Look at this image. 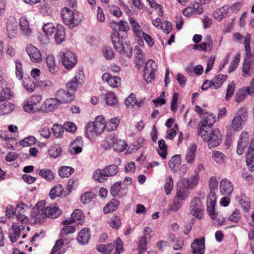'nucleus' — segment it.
<instances>
[{
  "label": "nucleus",
  "instance_id": "obj_1",
  "mask_svg": "<svg viewBox=\"0 0 254 254\" xmlns=\"http://www.w3.org/2000/svg\"><path fill=\"white\" fill-rule=\"evenodd\" d=\"M106 128V121L103 116H98L94 122L88 123L85 131L86 136L92 142L96 140V136L101 134Z\"/></svg>",
  "mask_w": 254,
  "mask_h": 254
},
{
  "label": "nucleus",
  "instance_id": "obj_2",
  "mask_svg": "<svg viewBox=\"0 0 254 254\" xmlns=\"http://www.w3.org/2000/svg\"><path fill=\"white\" fill-rule=\"evenodd\" d=\"M198 134L207 143L210 149L218 146L221 142L222 134L218 129H213L210 132H208L207 130L198 131Z\"/></svg>",
  "mask_w": 254,
  "mask_h": 254
},
{
  "label": "nucleus",
  "instance_id": "obj_3",
  "mask_svg": "<svg viewBox=\"0 0 254 254\" xmlns=\"http://www.w3.org/2000/svg\"><path fill=\"white\" fill-rule=\"evenodd\" d=\"M248 119V110L246 107L240 108L236 112L232 121L233 129L237 131L241 130Z\"/></svg>",
  "mask_w": 254,
  "mask_h": 254
},
{
  "label": "nucleus",
  "instance_id": "obj_4",
  "mask_svg": "<svg viewBox=\"0 0 254 254\" xmlns=\"http://www.w3.org/2000/svg\"><path fill=\"white\" fill-rule=\"evenodd\" d=\"M190 214L196 218L201 220L204 217V208L202 202L198 197H194L190 206Z\"/></svg>",
  "mask_w": 254,
  "mask_h": 254
},
{
  "label": "nucleus",
  "instance_id": "obj_5",
  "mask_svg": "<svg viewBox=\"0 0 254 254\" xmlns=\"http://www.w3.org/2000/svg\"><path fill=\"white\" fill-rule=\"evenodd\" d=\"M111 39L115 49L121 54L127 53V50H129L130 53H131V48L128 45L124 44L122 38L120 37L119 33L113 32L111 35Z\"/></svg>",
  "mask_w": 254,
  "mask_h": 254
},
{
  "label": "nucleus",
  "instance_id": "obj_6",
  "mask_svg": "<svg viewBox=\"0 0 254 254\" xmlns=\"http://www.w3.org/2000/svg\"><path fill=\"white\" fill-rule=\"evenodd\" d=\"M42 205V203H38L33 208L31 213V216L34 219L36 224L45 222L48 218L45 208Z\"/></svg>",
  "mask_w": 254,
  "mask_h": 254
},
{
  "label": "nucleus",
  "instance_id": "obj_7",
  "mask_svg": "<svg viewBox=\"0 0 254 254\" xmlns=\"http://www.w3.org/2000/svg\"><path fill=\"white\" fill-rule=\"evenodd\" d=\"M157 65L154 61L149 60L145 64L144 69V79L147 83H150L155 79Z\"/></svg>",
  "mask_w": 254,
  "mask_h": 254
},
{
  "label": "nucleus",
  "instance_id": "obj_8",
  "mask_svg": "<svg viewBox=\"0 0 254 254\" xmlns=\"http://www.w3.org/2000/svg\"><path fill=\"white\" fill-rule=\"evenodd\" d=\"M42 100V96L39 95H34L28 99H27L23 104V109L25 112L29 113H35L36 111H39L37 106L40 103Z\"/></svg>",
  "mask_w": 254,
  "mask_h": 254
},
{
  "label": "nucleus",
  "instance_id": "obj_9",
  "mask_svg": "<svg viewBox=\"0 0 254 254\" xmlns=\"http://www.w3.org/2000/svg\"><path fill=\"white\" fill-rule=\"evenodd\" d=\"M217 196L214 191L211 190L207 198V211L208 215L212 219H216L218 216L215 209Z\"/></svg>",
  "mask_w": 254,
  "mask_h": 254
},
{
  "label": "nucleus",
  "instance_id": "obj_10",
  "mask_svg": "<svg viewBox=\"0 0 254 254\" xmlns=\"http://www.w3.org/2000/svg\"><path fill=\"white\" fill-rule=\"evenodd\" d=\"M5 27L7 36L12 39L16 37L18 33V24L15 18L11 16L6 18Z\"/></svg>",
  "mask_w": 254,
  "mask_h": 254
},
{
  "label": "nucleus",
  "instance_id": "obj_11",
  "mask_svg": "<svg viewBox=\"0 0 254 254\" xmlns=\"http://www.w3.org/2000/svg\"><path fill=\"white\" fill-rule=\"evenodd\" d=\"M129 21L132 27L133 33L136 40L138 41V44L140 46H143L144 45L143 36L145 35V33L134 18L130 17Z\"/></svg>",
  "mask_w": 254,
  "mask_h": 254
},
{
  "label": "nucleus",
  "instance_id": "obj_12",
  "mask_svg": "<svg viewBox=\"0 0 254 254\" xmlns=\"http://www.w3.org/2000/svg\"><path fill=\"white\" fill-rule=\"evenodd\" d=\"M62 63L66 69H71L76 64L77 59L75 55L70 51L62 53L61 54Z\"/></svg>",
  "mask_w": 254,
  "mask_h": 254
},
{
  "label": "nucleus",
  "instance_id": "obj_13",
  "mask_svg": "<svg viewBox=\"0 0 254 254\" xmlns=\"http://www.w3.org/2000/svg\"><path fill=\"white\" fill-rule=\"evenodd\" d=\"M61 14L64 23L70 28H73L75 25V20L73 11L65 7L62 9Z\"/></svg>",
  "mask_w": 254,
  "mask_h": 254
},
{
  "label": "nucleus",
  "instance_id": "obj_14",
  "mask_svg": "<svg viewBox=\"0 0 254 254\" xmlns=\"http://www.w3.org/2000/svg\"><path fill=\"white\" fill-rule=\"evenodd\" d=\"M216 121V117L212 113L206 112L198 125L199 131L211 128Z\"/></svg>",
  "mask_w": 254,
  "mask_h": 254
},
{
  "label": "nucleus",
  "instance_id": "obj_15",
  "mask_svg": "<svg viewBox=\"0 0 254 254\" xmlns=\"http://www.w3.org/2000/svg\"><path fill=\"white\" fill-rule=\"evenodd\" d=\"M26 51L31 61L34 63H40L42 61V55L38 48L32 44H29L26 48Z\"/></svg>",
  "mask_w": 254,
  "mask_h": 254
},
{
  "label": "nucleus",
  "instance_id": "obj_16",
  "mask_svg": "<svg viewBox=\"0 0 254 254\" xmlns=\"http://www.w3.org/2000/svg\"><path fill=\"white\" fill-rule=\"evenodd\" d=\"M60 105V102L57 98L47 99L39 108V111L43 113L52 112L57 108Z\"/></svg>",
  "mask_w": 254,
  "mask_h": 254
},
{
  "label": "nucleus",
  "instance_id": "obj_17",
  "mask_svg": "<svg viewBox=\"0 0 254 254\" xmlns=\"http://www.w3.org/2000/svg\"><path fill=\"white\" fill-rule=\"evenodd\" d=\"M213 46V40L211 36H208L205 38V41L198 44L193 45L192 48L194 50H197L204 53H209L211 51Z\"/></svg>",
  "mask_w": 254,
  "mask_h": 254
},
{
  "label": "nucleus",
  "instance_id": "obj_18",
  "mask_svg": "<svg viewBox=\"0 0 254 254\" xmlns=\"http://www.w3.org/2000/svg\"><path fill=\"white\" fill-rule=\"evenodd\" d=\"M234 190L232 182L227 178H223L220 183V191L222 195L230 196Z\"/></svg>",
  "mask_w": 254,
  "mask_h": 254
},
{
  "label": "nucleus",
  "instance_id": "obj_19",
  "mask_svg": "<svg viewBox=\"0 0 254 254\" xmlns=\"http://www.w3.org/2000/svg\"><path fill=\"white\" fill-rule=\"evenodd\" d=\"M84 218V215L80 209L75 210L71 215V218L63 221V225H69L73 222L80 224Z\"/></svg>",
  "mask_w": 254,
  "mask_h": 254
},
{
  "label": "nucleus",
  "instance_id": "obj_20",
  "mask_svg": "<svg viewBox=\"0 0 254 254\" xmlns=\"http://www.w3.org/2000/svg\"><path fill=\"white\" fill-rule=\"evenodd\" d=\"M192 254H203L205 249V240L202 237L195 239L191 245Z\"/></svg>",
  "mask_w": 254,
  "mask_h": 254
},
{
  "label": "nucleus",
  "instance_id": "obj_21",
  "mask_svg": "<svg viewBox=\"0 0 254 254\" xmlns=\"http://www.w3.org/2000/svg\"><path fill=\"white\" fill-rule=\"evenodd\" d=\"M249 143V135L247 131H243L242 132L239 140L238 142V146L237 152L238 154H242L245 150V148Z\"/></svg>",
  "mask_w": 254,
  "mask_h": 254
},
{
  "label": "nucleus",
  "instance_id": "obj_22",
  "mask_svg": "<svg viewBox=\"0 0 254 254\" xmlns=\"http://www.w3.org/2000/svg\"><path fill=\"white\" fill-rule=\"evenodd\" d=\"M102 79L104 81H106L108 84L113 88H117L121 85V79L119 76H114L108 73H105L102 76Z\"/></svg>",
  "mask_w": 254,
  "mask_h": 254
},
{
  "label": "nucleus",
  "instance_id": "obj_23",
  "mask_svg": "<svg viewBox=\"0 0 254 254\" xmlns=\"http://www.w3.org/2000/svg\"><path fill=\"white\" fill-rule=\"evenodd\" d=\"M69 242L70 239H65V240L60 239L59 240H57L53 249H52L51 254H64L66 250L65 249H62V246L68 244Z\"/></svg>",
  "mask_w": 254,
  "mask_h": 254
},
{
  "label": "nucleus",
  "instance_id": "obj_24",
  "mask_svg": "<svg viewBox=\"0 0 254 254\" xmlns=\"http://www.w3.org/2000/svg\"><path fill=\"white\" fill-rule=\"evenodd\" d=\"M83 146V140L81 137H78L70 144L69 151L72 154H76L80 153Z\"/></svg>",
  "mask_w": 254,
  "mask_h": 254
},
{
  "label": "nucleus",
  "instance_id": "obj_25",
  "mask_svg": "<svg viewBox=\"0 0 254 254\" xmlns=\"http://www.w3.org/2000/svg\"><path fill=\"white\" fill-rule=\"evenodd\" d=\"M57 98L62 103H67L70 102L73 100V95L68 91H66L63 89L59 90L57 93Z\"/></svg>",
  "mask_w": 254,
  "mask_h": 254
},
{
  "label": "nucleus",
  "instance_id": "obj_26",
  "mask_svg": "<svg viewBox=\"0 0 254 254\" xmlns=\"http://www.w3.org/2000/svg\"><path fill=\"white\" fill-rule=\"evenodd\" d=\"M119 239H120L122 241V240L119 237H118L115 241L114 244H109L108 245H99L96 247L97 250L98 252L103 253V254H109L115 248V253L114 254H115L117 253V242Z\"/></svg>",
  "mask_w": 254,
  "mask_h": 254
},
{
  "label": "nucleus",
  "instance_id": "obj_27",
  "mask_svg": "<svg viewBox=\"0 0 254 254\" xmlns=\"http://www.w3.org/2000/svg\"><path fill=\"white\" fill-rule=\"evenodd\" d=\"M110 26L114 30V32L119 33V31L127 32L129 29L127 23L123 20H121L119 22H111Z\"/></svg>",
  "mask_w": 254,
  "mask_h": 254
},
{
  "label": "nucleus",
  "instance_id": "obj_28",
  "mask_svg": "<svg viewBox=\"0 0 254 254\" xmlns=\"http://www.w3.org/2000/svg\"><path fill=\"white\" fill-rule=\"evenodd\" d=\"M125 104L127 107L129 108H132L134 105H136L138 107H141L144 104V101L140 100L138 101L136 98L135 95L133 93H131L129 96L126 98Z\"/></svg>",
  "mask_w": 254,
  "mask_h": 254
},
{
  "label": "nucleus",
  "instance_id": "obj_29",
  "mask_svg": "<svg viewBox=\"0 0 254 254\" xmlns=\"http://www.w3.org/2000/svg\"><path fill=\"white\" fill-rule=\"evenodd\" d=\"M48 218L55 219L60 216L62 211L57 206L51 205L45 207Z\"/></svg>",
  "mask_w": 254,
  "mask_h": 254
},
{
  "label": "nucleus",
  "instance_id": "obj_30",
  "mask_svg": "<svg viewBox=\"0 0 254 254\" xmlns=\"http://www.w3.org/2000/svg\"><path fill=\"white\" fill-rule=\"evenodd\" d=\"M197 146L193 143L191 144L188 148L186 155V160L189 164H193L196 158Z\"/></svg>",
  "mask_w": 254,
  "mask_h": 254
},
{
  "label": "nucleus",
  "instance_id": "obj_31",
  "mask_svg": "<svg viewBox=\"0 0 254 254\" xmlns=\"http://www.w3.org/2000/svg\"><path fill=\"white\" fill-rule=\"evenodd\" d=\"M21 228L18 224L14 223L9 230L8 237L12 243H15L19 237Z\"/></svg>",
  "mask_w": 254,
  "mask_h": 254
},
{
  "label": "nucleus",
  "instance_id": "obj_32",
  "mask_svg": "<svg viewBox=\"0 0 254 254\" xmlns=\"http://www.w3.org/2000/svg\"><path fill=\"white\" fill-rule=\"evenodd\" d=\"M90 231L89 228L82 229L78 234L77 241L81 244H86L90 238Z\"/></svg>",
  "mask_w": 254,
  "mask_h": 254
},
{
  "label": "nucleus",
  "instance_id": "obj_33",
  "mask_svg": "<svg viewBox=\"0 0 254 254\" xmlns=\"http://www.w3.org/2000/svg\"><path fill=\"white\" fill-rule=\"evenodd\" d=\"M229 11L228 6H224L220 8L217 9L213 14V18L218 20L221 21L224 18L226 17Z\"/></svg>",
  "mask_w": 254,
  "mask_h": 254
},
{
  "label": "nucleus",
  "instance_id": "obj_34",
  "mask_svg": "<svg viewBox=\"0 0 254 254\" xmlns=\"http://www.w3.org/2000/svg\"><path fill=\"white\" fill-rule=\"evenodd\" d=\"M47 69L53 74H55L58 70V66L57 65L55 59L52 55L47 56L46 58Z\"/></svg>",
  "mask_w": 254,
  "mask_h": 254
},
{
  "label": "nucleus",
  "instance_id": "obj_35",
  "mask_svg": "<svg viewBox=\"0 0 254 254\" xmlns=\"http://www.w3.org/2000/svg\"><path fill=\"white\" fill-rule=\"evenodd\" d=\"M20 29L22 34L25 36H29L32 33V30L30 28L29 22L27 19L24 17H22L19 20Z\"/></svg>",
  "mask_w": 254,
  "mask_h": 254
},
{
  "label": "nucleus",
  "instance_id": "obj_36",
  "mask_svg": "<svg viewBox=\"0 0 254 254\" xmlns=\"http://www.w3.org/2000/svg\"><path fill=\"white\" fill-rule=\"evenodd\" d=\"M246 162L249 170L251 172L254 171V146L249 147L246 155Z\"/></svg>",
  "mask_w": 254,
  "mask_h": 254
},
{
  "label": "nucleus",
  "instance_id": "obj_37",
  "mask_svg": "<svg viewBox=\"0 0 254 254\" xmlns=\"http://www.w3.org/2000/svg\"><path fill=\"white\" fill-rule=\"evenodd\" d=\"M120 201L117 199H112L104 207V213L108 214L117 210L119 206Z\"/></svg>",
  "mask_w": 254,
  "mask_h": 254
},
{
  "label": "nucleus",
  "instance_id": "obj_38",
  "mask_svg": "<svg viewBox=\"0 0 254 254\" xmlns=\"http://www.w3.org/2000/svg\"><path fill=\"white\" fill-rule=\"evenodd\" d=\"M253 74L251 62L246 59L242 67V75L244 78L251 77Z\"/></svg>",
  "mask_w": 254,
  "mask_h": 254
},
{
  "label": "nucleus",
  "instance_id": "obj_39",
  "mask_svg": "<svg viewBox=\"0 0 254 254\" xmlns=\"http://www.w3.org/2000/svg\"><path fill=\"white\" fill-rule=\"evenodd\" d=\"M55 39L57 44L62 43L65 39L64 28L61 25H58L55 35Z\"/></svg>",
  "mask_w": 254,
  "mask_h": 254
},
{
  "label": "nucleus",
  "instance_id": "obj_40",
  "mask_svg": "<svg viewBox=\"0 0 254 254\" xmlns=\"http://www.w3.org/2000/svg\"><path fill=\"white\" fill-rule=\"evenodd\" d=\"M107 176L104 169H97L93 175V178L99 183H104L107 180Z\"/></svg>",
  "mask_w": 254,
  "mask_h": 254
},
{
  "label": "nucleus",
  "instance_id": "obj_41",
  "mask_svg": "<svg viewBox=\"0 0 254 254\" xmlns=\"http://www.w3.org/2000/svg\"><path fill=\"white\" fill-rule=\"evenodd\" d=\"M106 104L108 106H113L118 103V99L116 94L112 91L108 92L105 97Z\"/></svg>",
  "mask_w": 254,
  "mask_h": 254
},
{
  "label": "nucleus",
  "instance_id": "obj_42",
  "mask_svg": "<svg viewBox=\"0 0 254 254\" xmlns=\"http://www.w3.org/2000/svg\"><path fill=\"white\" fill-rule=\"evenodd\" d=\"M239 203L245 212H248L251 209V201L250 198L247 197L245 194H242Z\"/></svg>",
  "mask_w": 254,
  "mask_h": 254
},
{
  "label": "nucleus",
  "instance_id": "obj_43",
  "mask_svg": "<svg viewBox=\"0 0 254 254\" xmlns=\"http://www.w3.org/2000/svg\"><path fill=\"white\" fill-rule=\"evenodd\" d=\"M64 191V187L61 184L54 186L50 190L49 196L52 199L60 196Z\"/></svg>",
  "mask_w": 254,
  "mask_h": 254
},
{
  "label": "nucleus",
  "instance_id": "obj_44",
  "mask_svg": "<svg viewBox=\"0 0 254 254\" xmlns=\"http://www.w3.org/2000/svg\"><path fill=\"white\" fill-rule=\"evenodd\" d=\"M158 147L157 151L159 155L163 159H166L167 155V145L164 140L160 139L159 140Z\"/></svg>",
  "mask_w": 254,
  "mask_h": 254
},
{
  "label": "nucleus",
  "instance_id": "obj_45",
  "mask_svg": "<svg viewBox=\"0 0 254 254\" xmlns=\"http://www.w3.org/2000/svg\"><path fill=\"white\" fill-rule=\"evenodd\" d=\"M65 226H64L61 230L60 232V239H63L65 240V239H70V240H71L70 238H66V236H67L69 234H72L74 233L75 231V228L74 226H70L68 225H65Z\"/></svg>",
  "mask_w": 254,
  "mask_h": 254
},
{
  "label": "nucleus",
  "instance_id": "obj_46",
  "mask_svg": "<svg viewBox=\"0 0 254 254\" xmlns=\"http://www.w3.org/2000/svg\"><path fill=\"white\" fill-rule=\"evenodd\" d=\"M120 123V120L118 118L111 119L106 123V128L109 131L115 130Z\"/></svg>",
  "mask_w": 254,
  "mask_h": 254
},
{
  "label": "nucleus",
  "instance_id": "obj_47",
  "mask_svg": "<svg viewBox=\"0 0 254 254\" xmlns=\"http://www.w3.org/2000/svg\"><path fill=\"white\" fill-rule=\"evenodd\" d=\"M227 78V75L222 74H219L214 77L212 79L214 84L213 88L217 89L220 87Z\"/></svg>",
  "mask_w": 254,
  "mask_h": 254
},
{
  "label": "nucleus",
  "instance_id": "obj_48",
  "mask_svg": "<svg viewBox=\"0 0 254 254\" xmlns=\"http://www.w3.org/2000/svg\"><path fill=\"white\" fill-rule=\"evenodd\" d=\"M23 85L28 92H33L36 88L35 83L29 77L24 78Z\"/></svg>",
  "mask_w": 254,
  "mask_h": 254
},
{
  "label": "nucleus",
  "instance_id": "obj_49",
  "mask_svg": "<svg viewBox=\"0 0 254 254\" xmlns=\"http://www.w3.org/2000/svg\"><path fill=\"white\" fill-rule=\"evenodd\" d=\"M12 96L13 93L10 88L8 87L3 88L0 92V102L8 100Z\"/></svg>",
  "mask_w": 254,
  "mask_h": 254
},
{
  "label": "nucleus",
  "instance_id": "obj_50",
  "mask_svg": "<svg viewBox=\"0 0 254 254\" xmlns=\"http://www.w3.org/2000/svg\"><path fill=\"white\" fill-rule=\"evenodd\" d=\"M15 106L11 103H4L0 106V116L9 114L14 110Z\"/></svg>",
  "mask_w": 254,
  "mask_h": 254
},
{
  "label": "nucleus",
  "instance_id": "obj_51",
  "mask_svg": "<svg viewBox=\"0 0 254 254\" xmlns=\"http://www.w3.org/2000/svg\"><path fill=\"white\" fill-rule=\"evenodd\" d=\"M138 251L139 254H143L147 250V241L145 236H140L138 240Z\"/></svg>",
  "mask_w": 254,
  "mask_h": 254
},
{
  "label": "nucleus",
  "instance_id": "obj_52",
  "mask_svg": "<svg viewBox=\"0 0 254 254\" xmlns=\"http://www.w3.org/2000/svg\"><path fill=\"white\" fill-rule=\"evenodd\" d=\"M117 137L114 134H111L106 137L105 142L104 143V147L106 149L114 147L116 141H117Z\"/></svg>",
  "mask_w": 254,
  "mask_h": 254
},
{
  "label": "nucleus",
  "instance_id": "obj_53",
  "mask_svg": "<svg viewBox=\"0 0 254 254\" xmlns=\"http://www.w3.org/2000/svg\"><path fill=\"white\" fill-rule=\"evenodd\" d=\"M40 176L48 181H50L54 179V175L53 172L49 169H43L39 171Z\"/></svg>",
  "mask_w": 254,
  "mask_h": 254
},
{
  "label": "nucleus",
  "instance_id": "obj_54",
  "mask_svg": "<svg viewBox=\"0 0 254 254\" xmlns=\"http://www.w3.org/2000/svg\"><path fill=\"white\" fill-rule=\"evenodd\" d=\"M108 177L115 176L119 172V168L116 165H110L104 168Z\"/></svg>",
  "mask_w": 254,
  "mask_h": 254
},
{
  "label": "nucleus",
  "instance_id": "obj_55",
  "mask_svg": "<svg viewBox=\"0 0 254 254\" xmlns=\"http://www.w3.org/2000/svg\"><path fill=\"white\" fill-rule=\"evenodd\" d=\"M74 169L68 166H62L59 170V174L62 178L68 177L73 172Z\"/></svg>",
  "mask_w": 254,
  "mask_h": 254
},
{
  "label": "nucleus",
  "instance_id": "obj_56",
  "mask_svg": "<svg viewBox=\"0 0 254 254\" xmlns=\"http://www.w3.org/2000/svg\"><path fill=\"white\" fill-rule=\"evenodd\" d=\"M212 157L218 164H222L226 159L225 155L222 152L216 150L212 152Z\"/></svg>",
  "mask_w": 254,
  "mask_h": 254
},
{
  "label": "nucleus",
  "instance_id": "obj_57",
  "mask_svg": "<svg viewBox=\"0 0 254 254\" xmlns=\"http://www.w3.org/2000/svg\"><path fill=\"white\" fill-rule=\"evenodd\" d=\"M236 88V82L232 81L229 83L226 91L225 99L226 101H229L234 95Z\"/></svg>",
  "mask_w": 254,
  "mask_h": 254
},
{
  "label": "nucleus",
  "instance_id": "obj_58",
  "mask_svg": "<svg viewBox=\"0 0 254 254\" xmlns=\"http://www.w3.org/2000/svg\"><path fill=\"white\" fill-rule=\"evenodd\" d=\"M52 130L56 137L60 138L64 133V126L55 124L53 126Z\"/></svg>",
  "mask_w": 254,
  "mask_h": 254
},
{
  "label": "nucleus",
  "instance_id": "obj_59",
  "mask_svg": "<svg viewBox=\"0 0 254 254\" xmlns=\"http://www.w3.org/2000/svg\"><path fill=\"white\" fill-rule=\"evenodd\" d=\"M241 219V214L239 209L236 208L229 216L228 220L235 223H238Z\"/></svg>",
  "mask_w": 254,
  "mask_h": 254
},
{
  "label": "nucleus",
  "instance_id": "obj_60",
  "mask_svg": "<svg viewBox=\"0 0 254 254\" xmlns=\"http://www.w3.org/2000/svg\"><path fill=\"white\" fill-rule=\"evenodd\" d=\"M181 158L178 155L174 156L169 162L170 168L174 171H175L176 168H178L181 164Z\"/></svg>",
  "mask_w": 254,
  "mask_h": 254
},
{
  "label": "nucleus",
  "instance_id": "obj_61",
  "mask_svg": "<svg viewBox=\"0 0 254 254\" xmlns=\"http://www.w3.org/2000/svg\"><path fill=\"white\" fill-rule=\"evenodd\" d=\"M240 54L238 53L234 57L228 69V72L230 73L236 69L240 60Z\"/></svg>",
  "mask_w": 254,
  "mask_h": 254
},
{
  "label": "nucleus",
  "instance_id": "obj_62",
  "mask_svg": "<svg viewBox=\"0 0 254 254\" xmlns=\"http://www.w3.org/2000/svg\"><path fill=\"white\" fill-rule=\"evenodd\" d=\"M243 87L239 89L236 94L235 101L237 103L244 101L248 97Z\"/></svg>",
  "mask_w": 254,
  "mask_h": 254
},
{
  "label": "nucleus",
  "instance_id": "obj_63",
  "mask_svg": "<svg viewBox=\"0 0 254 254\" xmlns=\"http://www.w3.org/2000/svg\"><path fill=\"white\" fill-rule=\"evenodd\" d=\"M95 197V194L92 191H86L83 193L80 197V200L83 203H87L91 201Z\"/></svg>",
  "mask_w": 254,
  "mask_h": 254
},
{
  "label": "nucleus",
  "instance_id": "obj_64",
  "mask_svg": "<svg viewBox=\"0 0 254 254\" xmlns=\"http://www.w3.org/2000/svg\"><path fill=\"white\" fill-rule=\"evenodd\" d=\"M127 146V145L124 140H122L117 138V141H116L113 148L116 151L122 152L126 150Z\"/></svg>",
  "mask_w": 254,
  "mask_h": 254
}]
</instances>
